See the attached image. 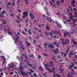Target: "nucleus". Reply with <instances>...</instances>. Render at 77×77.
<instances>
[{"label": "nucleus", "instance_id": "e433bc0d", "mask_svg": "<svg viewBox=\"0 0 77 77\" xmlns=\"http://www.w3.org/2000/svg\"><path fill=\"white\" fill-rule=\"evenodd\" d=\"M47 12L48 13H46L47 15H48V16H49V15H50V14H49V13H48V11H47Z\"/></svg>", "mask_w": 77, "mask_h": 77}, {"label": "nucleus", "instance_id": "e2e57ef3", "mask_svg": "<svg viewBox=\"0 0 77 77\" xmlns=\"http://www.w3.org/2000/svg\"><path fill=\"white\" fill-rule=\"evenodd\" d=\"M34 76H35V77H36V75L35 73H34Z\"/></svg>", "mask_w": 77, "mask_h": 77}, {"label": "nucleus", "instance_id": "774afa93", "mask_svg": "<svg viewBox=\"0 0 77 77\" xmlns=\"http://www.w3.org/2000/svg\"><path fill=\"white\" fill-rule=\"evenodd\" d=\"M50 34H51V35L52 36H53V34L51 32H50Z\"/></svg>", "mask_w": 77, "mask_h": 77}, {"label": "nucleus", "instance_id": "338daca9", "mask_svg": "<svg viewBox=\"0 0 77 77\" xmlns=\"http://www.w3.org/2000/svg\"><path fill=\"white\" fill-rule=\"evenodd\" d=\"M2 71H3V70H2V69H0V72H2Z\"/></svg>", "mask_w": 77, "mask_h": 77}, {"label": "nucleus", "instance_id": "6ab92c4d", "mask_svg": "<svg viewBox=\"0 0 77 77\" xmlns=\"http://www.w3.org/2000/svg\"><path fill=\"white\" fill-rule=\"evenodd\" d=\"M13 67H14V66L13 65H11L9 67V68L8 69V70H9L10 68H13Z\"/></svg>", "mask_w": 77, "mask_h": 77}, {"label": "nucleus", "instance_id": "4be33fe9", "mask_svg": "<svg viewBox=\"0 0 77 77\" xmlns=\"http://www.w3.org/2000/svg\"><path fill=\"white\" fill-rule=\"evenodd\" d=\"M55 76H57V77H60V75L59 74H57L56 75H55Z\"/></svg>", "mask_w": 77, "mask_h": 77}, {"label": "nucleus", "instance_id": "680f3d73", "mask_svg": "<svg viewBox=\"0 0 77 77\" xmlns=\"http://www.w3.org/2000/svg\"><path fill=\"white\" fill-rule=\"evenodd\" d=\"M71 63V65L72 66H74V65L72 63Z\"/></svg>", "mask_w": 77, "mask_h": 77}, {"label": "nucleus", "instance_id": "2eb2a0df", "mask_svg": "<svg viewBox=\"0 0 77 77\" xmlns=\"http://www.w3.org/2000/svg\"><path fill=\"white\" fill-rule=\"evenodd\" d=\"M45 28L47 30H49L50 29V28L48 26H46Z\"/></svg>", "mask_w": 77, "mask_h": 77}, {"label": "nucleus", "instance_id": "bb28decb", "mask_svg": "<svg viewBox=\"0 0 77 77\" xmlns=\"http://www.w3.org/2000/svg\"><path fill=\"white\" fill-rule=\"evenodd\" d=\"M5 14L6 13V12H5V11L3 10L2 11V15H4V14Z\"/></svg>", "mask_w": 77, "mask_h": 77}, {"label": "nucleus", "instance_id": "0eeeda50", "mask_svg": "<svg viewBox=\"0 0 77 77\" xmlns=\"http://www.w3.org/2000/svg\"><path fill=\"white\" fill-rule=\"evenodd\" d=\"M19 43L20 44V46H21V48H22V49H24V47H23V44H22V42H19Z\"/></svg>", "mask_w": 77, "mask_h": 77}, {"label": "nucleus", "instance_id": "aec40b11", "mask_svg": "<svg viewBox=\"0 0 77 77\" xmlns=\"http://www.w3.org/2000/svg\"><path fill=\"white\" fill-rule=\"evenodd\" d=\"M75 1L73 0V1H72L71 3V4L72 5L74 4V3H75Z\"/></svg>", "mask_w": 77, "mask_h": 77}, {"label": "nucleus", "instance_id": "8fccbe9b", "mask_svg": "<svg viewBox=\"0 0 77 77\" xmlns=\"http://www.w3.org/2000/svg\"><path fill=\"white\" fill-rule=\"evenodd\" d=\"M71 68H72V66H69V69H71Z\"/></svg>", "mask_w": 77, "mask_h": 77}, {"label": "nucleus", "instance_id": "393cba45", "mask_svg": "<svg viewBox=\"0 0 77 77\" xmlns=\"http://www.w3.org/2000/svg\"><path fill=\"white\" fill-rule=\"evenodd\" d=\"M19 12V13H22V11L20 10V9H18L17 10Z\"/></svg>", "mask_w": 77, "mask_h": 77}, {"label": "nucleus", "instance_id": "cd10ccee", "mask_svg": "<svg viewBox=\"0 0 77 77\" xmlns=\"http://www.w3.org/2000/svg\"><path fill=\"white\" fill-rule=\"evenodd\" d=\"M59 67L60 68V69H59V70H62V71H63V69H62V66H60Z\"/></svg>", "mask_w": 77, "mask_h": 77}, {"label": "nucleus", "instance_id": "7ed1b4c3", "mask_svg": "<svg viewBox=\"0 0 77 77\" xmlns=\"http://www.w3.org/2000/svg\"><path fill=\"white\" fill-rule=\"evenodd\" d=\"M61 40L62 41V42H61V44L62 45H65V44H68V42H69V40H68V39H66V42H65V40L64 39L61 38Z\"/></svg>", "mask_w": 77, "mask_h": 77}, {"label": "nucleus", "instance_id": "09e8293b", "mask_svg": "<svg viewBox=\"0 0 77 77\" xmlns=\"http://www.w3.org/2000/svg\"><path fill=\"white\" fill-rule=\"evenodd\" d=\"M71 19H69L68 20V22H70L71 21Z\"/></svg>", "mask_w": 77, "mask_h": 77}, {"label": "nucleus", "instance_id": "39448f33", "mask_svg": "<svg viewBox=\"0 0 77 77\" xmlns=\"http://www.w3.org/2000/svg\"><path fill=\"white\" fill-rule=\"evenodd\" d=\"M70 48V46H68L67 47V48H68L67 50V51H66V53L65 54L64 57H66V54H68V53H69V48Z\"/></svg>", "mask_w": 77, "mask_h": 77}, {"label": "nucleus", "instance_id": "c03bdc74", "mask_svg": "<svg viewBox=\"0 0 77 77\" xmlns=\"http://www.w3.org/2000/svg\"><path fill=\"white\" fill-rule=\"evenodd\" d=\"M30 70L31 72H34V71H33V69H30Z\"/></svg>", "mask_w": 77, "mask_h": 77}, {"label": "nucleus", "instance_id": "4d7b16f0", "mask_svg": "<svg viewBox=\"0 0 77 77\" xmlns=\"http://www.w3.org/2000/svg\"><path fill=\"white\" fill-rule=\"evenodd\" d=\"M11 17H14V14H11Z\"/></svg>", "mask_w": 77, "mask_h": 77}, {"label": "nucleus", "instance_id": "5701e85b", "mask_svg": "<svg viewBox=\"0 0 77 77\" xmlns=\"http://www.w3.org/2000/svg\"><path fill=\"white\" fill-rule=\"evenodd\" d=\"M1 57H2V59H4V60H6V59H5V58L4 56H1Z\"/></svg>", "mask_w": 77, "mask_h": 77}, {"label": "nucleus", "instance_id": "13d9d810", "mask_svg": "<svg viewBox=\"0 0 77 77\" xmlns=\"http://www.w3.org/2000/svg\"><path fill=\"white\" fill-rule=\"evenodd\" d=\"M25 30L26 32H27V30L26 28H25Z\"/></svg>", "mask_w": 77, "mask_h": 77}, {"label": "nucleus", "instance_id": "473e14b6", "mask_svg": "<svg viewBox=\"0 0 77 77\" xmlns=\"http://www.w3.org/2000/svg\"><path fill=\"white\" fill-rule=\"evenodd\" d=\"M8 34H9V35H12V32H8Z\"/></svg>", "mask_w": 77, "mask_h": 77}, {"label": "nucleus", "instance_id": "f03ea898", "mask_svg": "<svg viewBox=\"0 0 77 77\" xmlns=\"http://www.w3.org/2000/svg\"><path fill=\"white\" fill-rule=\"evenodd\" d=\"M23 68H24L23 67L21 66L19 67V70L21 72V74L23 75H27V73L26 72H23Z\"/></svg>", "mask_w": 77, "mask_h": 77}, {"label": "nucleus", "instance_id": "a211bd4d", "mask_svg": "<svg viewBox=\"0 0 77 77\" xmlns=\"http://www.w3.org/2000/svg\"><path fill=\"white\" fill-rule=\"evenodd\" d=\"M48 46L49 47V48H54V47H53V46L51 45V44H49V45H48Z\"/></svg>", "mask_w": 77, "mask_h": 77}, {"label": "nucleus", "instance_id": "f704fd0d", "mask_svg": "<svg viewBox=\"0 0 77 77\" xmlns=\"http://www.w3.org/2000/svg\"><path fill=\"white\" fill-rule=\"evenodd\" d=\"M72 32L73 33H75V31L73 30Z\"/></svg>", "mask_w": 77, "mask_h": 77}, {"label": "nucleus", "instance_id": "3c124183", "mask_svg": "<svg viewBox=\"0 0 77 77\" xmlns=\"http://www.w3.org/2000/svg\"><path fill=\"white\" fill-rule=\"evenodd\" d=\"M25 58H26V59L27 60L28 59V58H27V56H25Z\"/></svg>", "mask_w": 77, "mask_h": 77}, {"label": "nucleus", "instance_id": "b1692460", "mask_svg": "<svg viewBox=\"0 0 77 77\" xmlns=\"http://www.w3.org/2000/svg\"><path fill=\"white\" fill-rule=\"evenodd\" d=\"M59 33V32L58 31H55L54 32V34H56V33Z\"/></svg>", "mask_w": 77, "mask_h": 77}, {"label": "nucleus", "instance_id": "bf43d9fd", "mask_svg": "<svg viewBox=\"0 0 77 77\" xmlns=\"http://www.w3.org/2000/svg\"><path fill=\"white\" fill-rule=\"evenodd\" d=\"M13 73H14L13 72H11L10 73V74H11V75L13 74Z\"/></svg>", "mask_w": 77, "mask_h": 77}, {"label": "nucleus", "instance_id": "9d476101", "mask_svg": "<svg viewBox=\"0 0 77 77\" xmlns=\"http://www.w3.org/2000/svg\"><path fill=\"white\" fill-rule=\"evenodd\" d=\"M20 39V38H19V36H17L15 38V42H18V39Z\"/></svg>", "mask_w": 77, "mask_h": 77}, {"label": "nucleus", "instance_id": "4468645a", "mask_svg": "<svg viewBox=\"0 0 77 77\" xmlns=\"http://www.w3.org/2000/svg\"><path fill=\"white\" fill-rule=\"evenodd\" d=\"M64 35L65 36H66L67 35H69V32H64Z\"/></svg>", "mask_w": 77, "mask_h": 77}, {"label": "nucleus", "instance_id": "423d86ee", "mask_svg": "<svg viewBox=\"0 0 77 77\" xmlns=\"http://www.w3.org/2000/svg\"><path fill=\"white\" fill-rule=\"evenodd\" d=\"M23 19H24V18H25V16H26L27 17L28 15V13H26V12H24L23 13Z\"/></svg>", "mask_w": 77, "mask_h": 77}, {"label": "nucleus", "instance_id": "a878e982", "mask_svg": "<svg viewBox=\"0 0 77 77\" xmlns=\"http://www.w3.org/2000/svg\"><path fill=\"white\" fill-rule=\"evenodd\" d=\"M28 33H29L30 35H32V33L31 32H30V30L29 29L28 30Z\"/></svg>", "mask_w": 77, "mask_h": 77}, {"label": "nucleus", "instance_id": "58836bf2", "mask_svg": "<svg viewBox=\"0 0 77 77\" xmlns=\"http://www.w3.org/2000/svg\"><path fill=\"white\" fill-rule=\"evenodd\" d=\"M72 10L74 11H76V9H75V8H73Z\"/></svg>", "mask_w": 77, "mask_h": 77}, {"label": "nucleus", "instance_id": "ddd939ff", "mask_svg": "<svg viewBox=\"0 0 77 77\" xmlns=\"http://www.w3.org/2000/svg\"><path fill=\"white\" fill-rule=\"evenodd\" d=\"M72 72L74 74H77V73L75 72V71L73 69H72Z\"/></svg>", "mask_w": 77, "mask_h": 77}, {"label": "nucleus", "instance_id": "6e6d98bb", "mask_svg": "<svg viewBox=\"0 0 77 77\" xmlns=\"http://www.w3.org/2000/svg\"><path fill=\"white\" fill-rule=\"evenodd\" d=\"M20 0H17V3H19V2H20Z\"/></svg>", "mask_w": 77, "mask_h": 77}, {"label": "nucleus", "instance_id": "72a5a7b5", "mask_svg": "<svg viewBox=\"0 0 77 77\" xmlns=\"http://www.w3.org/2000/svg\"><path fill=\"white\" fill-rule=\"evenodd\" d=\"M57 26L58 27H60V24H57Z\"/></svg>", "mask_w": 77, "mask_h": 77}, {"label": "nucleus", "instance_id": "7c9ffc66", "mask_svg": "<svg viewBox=\"0 0 77 77\" xmlns=\"http://www.w3.org/2000/svg\"><path fill=\"white\" fill-rule=\"evenodd\" d=\"M74 14H76V15L75 16H74V17H77V13L76 12H74Z\"/></svg>", "mask_w": 77, "mask_h": 77}, {"label": "nucleus", "instance_id": "603ef678", "mask_svg": "<svg viewBox=\"0 0 77 77\" xmlns=\"http://www.w3.org/2000/svg\"><path fill=\"white\" fill-rule=\"evenodd\" d=\"M12 3L13 4V6H14V5H15V3H14V2H12Z\"/></svg>", "mask_w": 77, "mask_h": 77}, {"label": "nucleus", "instance_id": "37998d69", "mask_svg": "<svg viewBox=\"0 0 77 77\" xmlns=\"http://www.w3.org/2000/svg\"><path fill=\"white\" fill-rule=\"evenodd\" d=\"M36 40L35 39L34 40V42H33V43L34 44H35V43H36Z\"/></svg>", "mask_w": 77, "mask_h": 77}, {"label": "nucleus", "instance_id": "49530a36", "mask_svg": "<svg viewBox=\"0 0 77 77\" xmlns=\"http://www.w3.org/2000/svg\"><path fill=\"white\" fill-rule=\"evenodd\" d=\"M38 59H41V56L39 55L38 57Z\"/></svg>", "mask_w": 77, "mask_h": 77}, {"label": "nucleus", "instance_id": "052dcab7", "mask_svg": "<svg viewBox=\"0 0 77 77\" xmlns=\"http://www.w3.org/2000/svg\"><path fill=\"white\" fill-rule=\"evenodd\" d=\"M16 22H17V23H20V21H19L17 20H16Z\"/></svg>", "mask_w": 77, "mask_h": 77}, {"label": "nucleus", "instance_id": "2f4dec72", "mask_svg": "<svg viewBox=\"0 0 77 77\" xmlns=\"http://www.w3.org/2000/svg\"><path fill=\"white\" fill-rule=\"evenodd\" d=\"M50 4L51 6L53 5V2H51V1H49Z\"/></svg>", "mask_w": 77, "mask_h": 77}, {"label": "nucleus", "instance_id": "de8ad7c7", "mask_svg": "<svg viewBox=\"0 0 77 77\" xmlns=\"http://www.w3.org/2000/svg\"><path fill=\"white\" fill-rule=\"evenodd\" d=\"M67 12H68V13H69V9L68 8H67Z\"/></svg>", "mask_w": 77, "mask_h": 77}, {"label": "nucleus", "instance_id": "5fc2aeb1", "mask_svg": "<svg viewBox=\"0 0 77 77\" xmlns=\"http://www.w3.org/2000/svg\"><path fill=\"white\" fill-rule=\"evenodd\" d=\"M8 5H11V2H9L8 4Z\"/></svg>", "mask_w": 77, "mask_h": 77}, {"label": "nucleus", "instance_id": "79ce46f5", "mask_svg": "<svg viewBox=\"0 0 77 77\" xmlns=\"http://www.w3.org/2000/svg\"><path fill=\"white\" fill-rule=\"evenodd\" d=\"M54 57H52V59H53V60H54V59H55V56L54 55Z\"/></svg>", "mask_w": 77, "mask_h": 77}, {"label": "nucleus", "instance_id": "864d4df0", "mask_svg": "<svg viewBox=\"0 0 77 77\" xmlns=\"http://www.w3.org/2000/svg\"><path fill=\"white\" fill-rule=\"evenodd\" d=\"M74 68L75 69H77V67H74Z\"/></svg>", "mask_w": 77, "mask_h": 77}, {"label": "nucleus", "instance_id": "69168bd1", "mask_svg": "<svg viewBox=\"0 0 77 77\" xmlns=\"http://www.w3.org/2000/svg\"><path fill=\"white\" fill-rule=\"evenodd\" d=\"M59 3H60V2H59L58 1L57 2V5H59Z\"/></svg>", "mask_w": 77, "mask_h": 77}, {"label": "nucleus", "instance_id": "dca6fc26", "mask_svg": "<svg viewBox=\"0 0 77 77\" xmlns=\"http://www.w3.org/2000/svg\"><path fill=\"white\" fill-rule=\"evenodd\" d=\"M26 47H29V46L30 45V44L29 43L27 42H26Z\"/></svg>", "mask_w": 77, "mask_h": 77}, {"label": "nucleus", "instance_id": "c756f323", "mask_svg": "<svg viewBox=\"0 0 77 77\" xmlns=\"http://www.w3.org/2000/svg\"><path fill=\"white\" fill-rule=\"evenodd\" d=\"M73 22H75L76 21H77V19H75L73 20Z\"/></svg>", "mask_w": 77, "mask_h": 77}, {"label": "nucleus", "instance_id": "ea45409f", "mask_svg": "<svg viewBox=\"0 0 77 77\" xmlns=\"http://www.w3.org/2000/svg\"><path fill=\"white\" fill-rule=\"evenodd\" d=\"M72 16H71V17H69V19H71L70 20H72Z\"/></svg>", "mask_w": 77, "mask_h": 77}, {"label": "nucleus", "instance_id": "c85d7f7f", "mask_svg": "<svg viewBox=\"0 0 77 77\" xmlns=\"http://www.w3.org/2000/svg\"><path fill=\"white\" fill-rule=\"evenodd\" d=\"M45 33L47 35V36H48L49 35V32H45Z\"/></svg>", "mask_w": 77, "mask_h": 77}, {"label": "nucleus", "instance_id": "20e7f679", "mask_svg": "<svg viewBox=\"0 0 77 77\" xmlns=\"http://www.w3.org/2000/svg\"><path fill=\"white\" fill-rule=\"evenodd\" d=\"M46 18L47 19L48 21H50V22H53V23H54V20H52L51 19V18L50 17H46Z\"/></svg>", "mask_w": 77, "mask_h": 77}, {"label": "nucleus", "instance_id": "0e129e2a", "mask_svg": "<svg viewBox=\"0 0 77 77\" xmlns=\"http://www.w3.org/2000/svg\"><path fill=\"white\" fill-rule=\"evenodd\" d=\"M69 15L72 16V13H70L69 14Z\"/></svg>", "mask_w": 77, "mask_h": 77}, {"label": "nucleus", "instance_id": "f257e3e1", "mask_svg": "<svg viewBox=\"0 0 77 77\" xmlns=\"http://www.w3.org/2000/svg\"><path fill=\"white\" fill-rule=\"evenodd\" d=\"M49 63L51 64H46L45 65H44V66H45V69H48L49 71V72H53L54 74H55V72H54V71H55V68H54V67H53V66H52V70L49 69L48 68H47V66H50L52 64H53V62L51 61H49Z\"/></svg>", "mask_w": 77, "mask_h": 77}, {"label": "nucleus", "instance_id": "9b49d317", "mask_svg": "<svg viewBox=\"0 0 77 77\" xmlns=\"http://www.w3.org/2000/svg\"><path fill=\"white\" fill-rule=\"evenodd\" d=\"M24 1H25L26 5L27 6H29V3H28V1H27V0H24Z\"/></svg>", "mask_w": 77, "mask_h": 77}, {"label": "nucleus", "instance_id": "f8f14e48", "mask_svg": "<svg viewBox=\"0 0 77 77\" xmlns=\"http://www.w3.org/2000/svg\"><path fill=\"white\" fill-rule=\"evenodd\" d=\"M58 51H59V49H58L57 48L56 49L54 50V52L55 53H59V52H57Z\"/></svg>", "mask_w": 77, "mask_h": 77}, {"label": "nucleus", "instance_id": "c9c22d12", "mask_svg": "<svg viewBox=\"0 0 77 77\" xmlns=\"http://www.w3.org/2000/svg\"><path fill=\"white\" fill-rule=\"evenodd\" d=\"M61 3H63L64 2V0H60Z\"/></svg>", "mask_w": 77, "mask_h": 77}, {"label": "nucleus", "instance_id": "4c0bfd02", "mask_svg": "<svg viewBox=\"0 0 77 77\" xmlns=\"http://www.w3.org/2000/svg\"><path fill=\"white\" fill-rule=\"evenodd\" d=\"M23 59V57H20L19 58H18V59L19 60H20V59Z\"/></svg>", "mask_w": 77, "mask_h": 77}, {"label": "nucleus", "instance_id": "a18cd8bd", "mask_svg": "<svg viewBox=\"0 0 77 77\" xmlns=\"http://www.w3.org/2000/svg\"><path fill=\"white\" fill-rule=\"evenodd\" d=\"M23 34H24V35H26V33L25 32H24V31H23Z\"/></svg>", "mask_w": 77, "mask_h": 77}, {"label": "nucleus", "instance_id": "6e6552de", "mask_svg": "<svg viewBox=\"0 0 77 77\" xmlns=\"http://www.w3.org/2000/svg\"><path fill=\"white\" fill-rule=\"evenodd\" d=\"M70 54H69L68 56L69 57H71V56H70V55H71V56H73V55H74V54H75L72 51H70Z\"/></svg>", "mask_w": 77, "mask_h": 77}, {"label": "nucleus", "instance_id": "f3484780", "mask_svg": "<svg viewBox=\"0 0 77 77\" xmlns=\"http://www.w3.org/2000/svg\"><path fill=\"white\" fill-rule=\"evenodd\" d=\"M71 41H72V42H73V45H76V42H75V41H74V40L73 39H72Z\"/></svg>", "mask_w": 77, "mask_h": 77}, {"label": "nucleus", "instance_id": "a19ab883", "mask_svg": "<svg viewBox=\"0 0 77 77\" xmlns=\"http://www.w3.org/2000/svg\"><path fill=\"white\" fill-rule=\"evenodd\" d=\"M69 8H70V10H71V12H72V9H71V7L70 6L69 7Z\"/></svg>", "mask_w": 77, "mask_h": 77}, {"label": "nucleus", "instance_id": "1a4fd4ad", "mask_svg": "<svg viewBox=\"0 0 77 77\" xmlns=\"http://www.w3.org/2000/svg\"><path fill=\"white\" fill-rule=\"evenodd\" d=\"M30 17H31V19H32V20H33V19H34V18H35V16H34V15H32V13H30Z\"/></svg>", "mask_w": 77, "mask_h": 77}, {"label": "nucleus", "instance_id": "412c9836", "mask_svg": "<svg viewBox=\"0 0 77 77\" xmlns=\"http://www.w3.org/2000/svg\"><path fill=\"white\" fill-rule=\"evenodd\" d=\"M39 69H40V70H41V71H43V69H42V67H41V66H39Z\"/></svg>", "mask_w": 77, "mask_h": 77}]
</instances>
